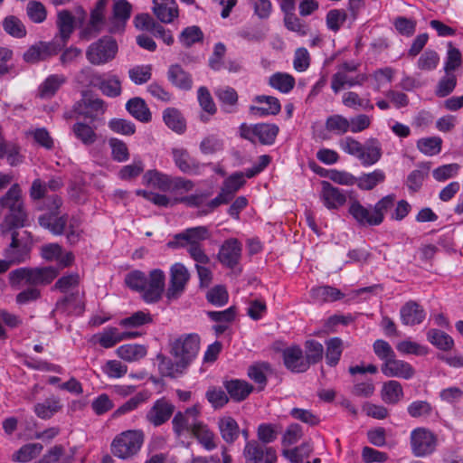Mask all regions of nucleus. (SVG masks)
<instances>
[{"label":"nucleus","instance_id":"f257e3e1","mask_svg":"<svg viewBox=\"0 0 463 463\" xmlns=\"http://www.w3.org/2000/svg\"><path fill=\"white\" fill-rule=\"evenodd\" d=\"M3 207L7 212L0 224L3 234L14 232L26 226L28 213L25 209L23 193L18 184H13L3 195Z\"/></svg>","mask_w":463,"mask_h":463},{"label":"nucleus","instance_id":"f03ea898","mask_svg":"<svg viewBox=\"0 0 463 463\" xmlns=\"http://www.w3.org/2000/svg\"><path fill=\"white\" fill-rule=\"evenodd\" d=\"M395 195L388 194L375 204L364 206L358 200L349 202L348 213L360 227L379 226L384 221L385 214L393 208Z\"/></svg>","mask_w":463,"mask_h":463},{"label":"nucleus","instance_id":"7ed1b4c3","mask_svg":"<svg viewBox=\"0 0 463 463\" xmlns=\"http://www.w3.org/2000/svg\"><path fill=\"white\" fill-rule=\"evenodd\" d=\"M339 147L347 155L356 157L364 166L376 164L382 157V146L377 138L371 137L364 145L353 137L339 140Z\"/></svg>","mask_w":463,"mask_h":463},{"label":"nucleus","instance_id":"20e7f679","mask_svg":"<svg viewBox=\"0 0 463 463\" xmlns=\"http://www.w3.org/2000/svg\"><path fill=\"white\" fill-rule=\"evenodd\" d=\"M59 269L47 266L41 268H19L12 270L8 277L12 287H18L23 282L31 286H46L52 283L59 274Z\"/></svg>","mask_w":463,"mask_h":463},{"label":"nucleus","instance_id":"39448f33","mask_svg":"<svg viewBox=\"0 0 463 463\" xmlns=\"http://www.w3.org/2000/svg\"><path fill=\"white\" fill-rule=\"evenodd\" d=\"M145 440L140 430H128L115 436L111 444V453L120 459H129L140 451Z\"/></svg>","mask_w":463,"mask_h":463},{"label":"nucleus","instance_id":"423d86ee","mask_svg":"<svg viewBox=\"0 0 463 463\" xmlns=\"http://www.w3.org/2000/svg\"><path fill=\"white\" fill-rule=\"evenodd\" d=\"M61 204V199L56 194L46 197L43 201V210H46L47 213L38 217L40 226L54 235H61L68 222L66 214L60 215Z\"/></svg>","mask_w":463,"mask_h":463},{"label":"nucleus","instance_id":"0eeeda50","mask_svg":"<svg viewBox=\"0 0 463 463\" xmlns=\"http://www.w3.org/2000/svg\"><path fill=\"white\" fill-rule=\"evenodd\" d=\"M118 50L116 40L104 36L89 45L86 50V58L92 65H104L115 59Z\"/></svg>","mask_w":463,"mask_h":463},{"label":"nucleus","instance_id":"6e6552de","mask_svg":"<svg viewBox=\"0 0 463 463\" xmlns=\"http://www.w3.org/2000/svg\"><path fill=\"white\" fill-rule=\"evenodd\" d=\"M200 338L196 334L183 335L170 343V353L175 358L189 366L197 356Z\"/></svg>","mask_w":463,"mask_h":463},{"label":"nucleus","instance_id":"1a4fd4ad","mask_svg":"<svg viewBox=\"0 0 463 463\" xmlns=\"http://www.w3.org/2000/svg\"><path fill=\"white\" fill-rule=\"evenodd\" d=\"M201 406L194 404L186 408L184 411H177L172 419V429L176 438H181L186 433H193L200 420Z\"/></svg>","mask_w":463,"mask_h":463},{"label":"nucleus","instance_id":"9d476101","mask_svg":"<svg viewBox=\"0 0 463 463\" xmlns=\"http://www.w3.org/2000/svg\"><path fill=\"white\" fill-rule=\"evenodd\" d=\"M410 444L415 457H426L436 450L438 438L429 429L419 427L411 430Z\"/></svg>","mask_w":463,"mask_h":463},{"label":"nucleus","instance_id":"9b49d317","mask_svg":"<svg viewBox=\"0 0 463 463\" xmlns=\"http://www.w3.org/2000/svg\"><path fill=\"white\" fill-rule=\"evenodd\" d=\"M73 109L77 114L94 121L105 113L107 104L103 99L95 97L90 91L84 90L81 99L75 103Z\"/></svg>","mask_w":463,"mask_h":463},{"label":"nucleus","instance_id":"f8f14e48","mask_svg":"<svg viewBox=\"0 0 463 463\" xmlns=\"http://www.w3.org/2000/svg\"><path fill=\"white\" fill-rule=\"evenodd\" d=\"M190 279V274L182 263H175L170 268V281L166 290V298L170 300L177 299L184 293Z\"/></svg>","mask_w":463,"mask_h":463},{"label":"nucleus","instance_id":"ddd939ff","mask_svg":"<svg viewBox=\"0 0 463 463\" xmlns=\"http://www.w3.org/2000/svg\"><path fill=\"white\" fill-rule=\"evenodd\" d=\"M211 233L206 226H196L187 228L182 232L174 236V241H170L168 246L186 248L190 246L201 245V242L208 240Z\"/></svg>","mask_w":463,"mask_h":463},{"label":"nucleus","instance_id":"4468645a","mask_svg":"<svg viewBox=\"0 0 463 463\" xmlns=\"http://www.w3.org/2000/svg\"><path fill=\"white\" fill-rule=\"evenodd\" d=\"M175 406L168 399H157L145 415L146 420L154 427H159L167 422L173 416Z\"/></svg>","mask_w":463,"mask_h":463},{"label":"nucleus","instance_id":"2eb2a0df","mask_svg":"<svg viewBox=\"0 0 463 463\" xmlns=\"http://www.w3.org/2000/svg\"><path fill=\"white\" fill-rule=\"evenodd\" d=\"M241 242L236 238H230L221 245L217 259L224 267L234 269L241 261Z\"/></svg>","mask_w":463,"mask_h":463},{"label":"nucleus","instance_id":"dca6fc26","mask_svg":"<svg viewBox=\"0 0 463 463\" xmlns=\"http://www.w3.org/2000/svg\"><path fill=\"white\" fill-rule=\"evenodd\" d=\"M165 275L163 270L155 269L149 272L142 298L146 303L157 302L165 290Z\"/></svg>","mask_w":463,"mask_h":463},{"label":"nucleus","instance_id":"f3484780","mask_svg":"<svg viewBox=\"0 0 463 463\" xmlns=\"http://www.w3.org/2000/svg\"><path fill=\"white\" fill-rule=\"evenodd\" d=\"M132 5L127 0L115 1L113 5V16L109 21V32L120 33L124 30L126 22L131 15Z\"/></svg>","mask_w":463,"mask_h":463},{"label":"nucleus","instance_id":"a211bd4d","mask_svg":"<svg viewBox=\"0 0 463 463\" xmlns=\"http://www.w3.org/2000/svg\"><path fill=\"white\" fill-rule=\"evenodd\" d=\"M321 185L320 198L327 209L337 210L346 203V194L343 190L327 181H322Z\"/></svg>","mask_w":463,"mask_h":463},{"label":"nucleus","instance_id":"6ab92c4d","mask_svg":"<svg viewBox=\"0 0 463 463\" xmlns=\"http://www.w3.org/2000/svg\"><path fill=\"white\" fill-rule=\"evenodd\" d=\"M382 373L386 377H398L402 379H411L415 371L407 362L396 359V355L384 362L381 367Z\"/></svg>","mask_w":463,"mask_h":463},{"label":"nucleus","instance_id":"aec40b11","mask_svg":"<svg viewBox=\"0 0 463 463\" xmlns=\"http://www.w3.org/2000/svg\"><path fill=\"white\" fill-rule=\"evenodd\" d=\"M254 101L259 105L250 106V112L256 117L275 116L281 110L280 102L276 97L259 95L255 97Z\"/></svg>","mask_w":463,"mask_h":463},{"label":"nucleus","instance_id":"412c9836","mask_svg":"<svg viewBox=\"0 0 463 463\" xmlns=\"http://www.w3.org/2000/svg\"><path fill=\"white\" fill-rule=\"evenodd\" d=\"M283 361L285 366L293 373H304L308 367V362L305 359L302 349L293 345L283 350Z\"/></svg>","mask_w":463,"mask_h":463},{"label":"nucleus","instance_id":"4be33fe9","mask_svg":"<svg viewBox=\"0 0 463 463\" xmlns=\"http://www.w3.org/2000/svg\"><path fill=\"white\" fill-rule=\"evenodd\" d=\"M84 309V304L79 289L64 296L56 303L54 312L65 315L80 314Z\"/></svg>","mask_w":463,"mask_h":463},{"label":"nucleus","instance_id":"5701e85b","mask_svg":"<svg viewBox=\"0 0 463 463\" xmlns=\"http://www.w3.org/2000/svg\"><path fill=\"white\" fill-rule=\"evenodd\" d=\"M402 323L405 326L420 324L426 317L423 307L413 300L406 302L400 310Z\"/></svg>","mask_w":463,"mask_h":463},{"label":"nucleus","instance_id":"b1692460","mask_svg":"<svg viewBox=\"0 0 463 463\" xmlns=\"http://www.w3.org/2000/svg\"><path fill=\"white\" fill-rule=\"evenodd\" d=\"M223 386L227 391L229 398L237 402L247 399L253 391V386L250 383L240 379L224 381Z\"/></svg>","mask_w":463,"mask_h":463},{"label":"nucleus","instance_id":"393cba45","mask_svg":"<svg viewBox=\"0 0 463 463\" xmlns=\"http://www.w3.org/2000/svg\"><path fill=\"white\" fill-rule=\"evenodd\" d=\"M57 50L54 44L50 43L40 42L32 45L24 53V60L29 63H36L44 61L49 57L56 54Z\"/></svg>","mask_w":463,"mask_h":463},{"label":"nucleus","instance_id":"a878e982","mask_svg":"<svg viewBox=\"0 0 463 463\" xmlns=\"http://www.w3.org/2000/svg\"><path fill=\"white\" fill-rule=\"evenodd\" d=\"M172 156L175 165L184 174L197 173L200 164L184 148H173Z\"/></svg>","mask_w":463,"mask_h":463},{"label":"nucleus","instance_id":"bb28decb","mask_svg":"<svg viewBox=\"0 0 463 463\" xmlns=\"http://www.w3.org/2000/svg\"><path fill=\"white\" fill-rule=\"evenodd\" d=\"M367 80V76L364 73H358L353 76L350 73L336 71L331 80V88L335 93H338L345 87H354L362 85Z\"/></svg>","mask_w":463,"mask_h":463},{"label":"nucleus","instance_id":"cd10ccee","mask_svg":"<svg viewBox=\"0 0 463 463\" xmlns=\"http://www.w3.org/2000/svg\"><path fill=\"white\" fill-rule=\"evenodd\" d=\"M153 12L162 23H171L178 16V8L175 0H153Z\"/></svg>","mask_w":463,"mask_h":463},{"label":"nucleus","instance_id":"c85d7f7f","mask_svg":"<svg viewBox=\"0 0 463 463\" xmlns=\"http://www.w3.org/2000/svg\"><path fill=\"white\" fill-rule=\"evenodd\" d=\"M218 430L222 439L227 444H233L240 436L239 424L231 416H223L218 420Z\"/></svg>","mask_w":463,"mask_h":463},{"label":"nucleus","instance_id":"c756f323","mask_svg":"<svg viewBox=\"0 0 463 463\" xmlns=\"http://www.w3.org/2000/svg\"><path fill=\"white\" fill-rule=\"evenodd\" d=\"M95 88H98L103 95L109 98L118 97L122 92L121 81L117 75H109L105 77H97L93 83Z\"/></svg>","mask_w":463,"mask_h":463},{"label":"nucleus","instance_id":"7c9ffc66","mask_svg":"<svg viewBox=\"0 0 463 463\" xmlns=\"http://www.w3.org/2000/svg\"><path fill=\"white\" fill-rule=\"evenodd\" d=\"M192 435L207 451H212L218 447L219 440L216 434L203 421L197 426Z\"/></svg>","mask_w":463,"mask_h":463},{"label":"nucleus","instance_id":"2f4dec72","mask_svg":"<svg viewBox=\"0 0 463 463\" xmlns=\"http://www.w3.org/2000/svg\"><path fill=\"white\" fill-rule=\"evenodd\" d=\"M56 25L59 30L58 36L66 43L74 31L75 18L68 10H61L57 14Z\"/></svg>","mask_w":463,"mask_h":463},{"label":"nucleus","instance_id":"473e14b6","mask_svg":"<svg viewBox=\"0 0 463 463\" xmlns=\"http://www.w3.org/2000/svg\"><path fill=\"white\" fill-rule=\"evenodd\" d=\"M159 360L158 369L162 376L176 378L182 375L188 366L179 360L173 362L171 359L163 355L157 356Z\"/></svg>","mask_w":463,"mask_h":463},{"label":"nucleus","instance_id":"72a5a7b5","mask_svg":"<svg viewBox=\"0 0 463 463\" xmlns=\"http://www.w3.org/2000/svg\"><path fill=\"white\" fill-rule=\"evenodd\" d=\"M172 176L159 172L156 169L147 170L143 177V184L151 185L154 188L159 189L163 192H168Z\"/></svg>","mask_w":463,"mask_h":463},{"label":"nucleus","instance_id":"f704fd0d","mask_svg":"<svg viewBox=\"0 0 463 463\" xmlns=\"http://www.w3.org/2000/svg\"><path fill=\"white\" fill-rule=\"evenodd\" d=\"M126 109L132 117L141 122H149L151 120V112L145 100L141 98L130 99L126 104Z\"/></svg>","mask_w":463,"mask_h":463},{"label":"nucleus","instance_id":"c9c22d12","mask_svg":"<svg viewBox=\"0 0 463 463\" xmlns=\"http://www.w3.org/2000/svg\"><path fill=\"white\" fill-rule=\"evenodd\" d=\"M167 77L173 85L181 90H190L192 88L193 80L190 74L178 64L170 66Z\"/></svg>","mask_w":463,"mask_h":463},{"label":"nucleus","instance_id":"e433bc0d","mask_svg":"<svg viewBox=\"0 0 463 463\" xmlns=\"http://www.w3.org/2000/svg\"><path fill=\"white\" fill-rule=\"evenodd\" d=\"M269 449H274L255 440L248 441L243 449L246 463H260L266 458Z\"/></svg>","mask_w":463,"mask_h":463},{"label":"nucleus","instance_id":"4c0bfd02","mask_svg":"<svg viewBox=\"0 0 463 463\" xmlns=\"http://www.w3.org/2000/svg\"><path fill=\"white\" fill-rule=\"evenodd\" d=\"M382 400L387 404H396L403 397L402 384L394 380L386 382L381 392Z\"/></svg>","mask_w":463,"mask_h":463},{"label":"nucleus","instance_id":"58836bf2","mask_svg":"<svg viewBox=\"0 0 463 463\" xmlns=\"http://www.w3.org/2000/svg\"><path fill=\"white\" fill-rule=\"evenodd\" d=\"M18 244V232L12 233V241L5 250V257L7 260H0V273L5 272L12 264H19L25 261V254L14 255L13 251Z\"/></svg>","mask_w":463,"mask_h":463},{"label":"nucleus","instance_id":"ea45409f","mask_svg":"<svg viewBox=\"0 0 463 463\" xmlns=\"http://www.w3.org/2000/svg\"><path fill=\"white\" fill-rule=\"evenodd\" d=\"M66 77L62 74L50 75L40 86L39 94L43 99L54 96L62 84L66 82Z\"/></svg>","mask_w":463,"mask_h":463},{"label":"nucleus","instance_id":"a19ab883","mask_svg":"<svg viewBox=\"0 0 463 463\" xmlns=\"http://www.w3.org/2000/svg\"><path fill=\"white\" fill-rule=\"evenodd\" d=\"M150 398V393L146 391L137 392L136 395L125 402L119 406L112 414L113 418H118L121 415L127 414L130 411L137 410L142 403H145Z\"/></svg>","mask_w":463,"mask_h":463},{"label":"nucleus","instance_id":"79ce46f5","mask_svg":"<svg viewBox=\"0 0 463 463\" xmlns=\"http://www.w3.org/2000/svg\"><path fill=\"white\" fill-rule=\"evenodd\" d=\"M163 119L165 125L176 133H184L186 128L185 119L176 109L168 108L165 109Z\"/></svg>","mask_w":463,"mask_h":463},{"label":"nucleus","instance_id":"37998d69","mask_svg":"<svg viewBox=\"0 0 463 463\" xmlns=\"http://www.w3.org/2000/svg\"><path fill=\"white\" fill-rule=\"evenodd\" d=\"M61 409L60 399L54 396L47 398L43 402L34 406L35 414L43 420L52 418Z\"/></svg>","mask_w":463,"mask_h":463},{"label":"nucleus","instance_id":"c03bdc74","mask_svg":"<svg viewBox=\"0 0 463 463\" xmlns=\"http://www.w3.org/2000/svg\"><path fill=\"white\" fill-rule=\"evenodd\" d=\"M269 84L282 93H288L295 87V78L285 72H276L269 78Z\"/></svg>","mask_w":463,"mask_h":463},{"label":"nucleus","instance_id":"a18cd8bd","mask_svg":"<svg viewBox=\"0 0 463 463\" xmlns=\"http://www.w3.org/2000/svg\"><path fill=\"white\" fill-rule=\"evenodd\" d=\"M311 298L317 302H332L341 299L344 294L335 288L330 286H320L310 291Z\"/></svg>","mask_w":463,"mask_h":463},{"label":"nucleus","instance_id":"49530a36","mask_svg":"<svg viewBox=\"0 0 463 463\" xmlns=\"http://www.w3.org/2000/svg\"><path fill=\"white\" fill-rule=\"evenodd\" d=\"M385 180V174L381 169H375L374 171L363 174L356 178L355 184L361 189L369 191L373 189L377 184L383 183Z\"/></svg>","mask_w":463,"mask_h":463},{"label":"nucleus","instance_id":"de8ad7c7","mask_svg":"<svg viewBox=\"0 0 463 463\" xmlns=\"http://www.w3.org/2000/svg\"><path fill=\"white\" fill-rule=\"evenodd\" d=\"M117 354L125 361L135 362L146 355V348L142 345H123L117 349Z\"/></svg>","mask_w":463,"mask_h":463},{"label":"nucleus","instance_id":"09e8293b","mask_svg":"<svg viewBox=\"0 0 463 463\" xmlns=\"http://www.w3.org/2000/svg\"><path fill=\"white\" fill-rule=\"evenodd\" d=\"M279 130V127L275 124H256V140L263 145H271L274 143Z\"/></svg>","mask_w":463,"mask_h":463},{"label":"nucleus","instance_id":"8fccbe9b","mask_svg":"<svg viewBox=\"0 0 463 463\" xmlns=\"http://www.w3.org/2000/svg\"><path fill=\"white\" fill-rule=\"evenodd\" d=\"M71 129L75 137L85 146H90L97 141L98 136L95 130L86 123L76 122Z\"/></svg>","mask_w":463,"mask_h":463},{"label":"nucleus","instance_id":"3c124183","mask_svg":"<svg viewBox=\"0 0 463 463\" xmlns=\"http://www.w3.org/2000/svg\"><path fill=\"white\" fill-rule=\"evenodd\" d=\"M215 95L221 101L222 109L226 113L234 112V107L238 101V94L233 88L225 87L216 90Z\"/></svg>","mask_w":463,"mask_h":463},{"label":"nucleus","instance_id":"603ef678","mask_svg":"<svg viewBox=\"0 0 463 463\" xmlns=\"http://www.w3.org/2000/svg\"><path fill=\"white\" fill-rule=\"evenodd\" d=\"M439 53L431 49L425 50L417 61V68L421 71H432L439 63Z\"/></svg>","mask_w":463,"mask_h":463},{"label":"nucleus","instance_id":"864d4df0","mask_svg":"<svg viewBox=\"0 0 463 463\" xmlns=\"http://www.w3.org/2000/svg\"><path fill=\"white\" fill-rule=\"evenodd\" d=\"M343 352V342L338 337H334L326 342V361L330 366H335Z\"/></svg>","mask_w":463,"mask_h":463},{"label":"nucleus","instance_id":"5fc2aeb1","mask_svg":"<svg viewBox=\"0 0 463 463\" xmlns=\"http://www.w3.org/2000/svg\"><path fill=\"white\" fill-rule=\"evenodd\" d=\"M326 129L335 135H344L349 131V119L342 115L335 114L328 117L326 120Z\"/></svg>","mask_w":463,"mask_h":463},{"label":"nucleus","instance_id":"6e6d98bb","mask_svg":"<svg viewBox=\"0 0 463 463\" xmlns=\"http://www.w3.org/2000/svg\"><path fill=\"white\" fill-rule=\"evenodd\" d=\"M3 28L5 33L15 38H23L26 35L24 24L14 15H9L4 19Z\"/></svg>","mask_w":463,"mask_h":463},{"label":"nucleus","instance_id":"4d7b16f0","mask_svg":"<svg viewBox=\"0 0 463 463\" xmlns=\"http://www.w3.org/2000/svg\"><path fill=\"white\" fill-rule=\"evenodd\" d=\"M427 335L429 341L439 349L448 351L454 345L453 339L448 334L440 330L430 329Z\"/></svg>","mask_w":463,"mask_h":463},{"label":"nucleus","instance_id":"13d9d810","mask_svg":"<svg viewBox=\"0 0 463 463\" xmlns=\"http://www.w3.org/2000/svg\"><path fill=\"white\" fill-rule=\"evenodd\" d=\"M80 276L78 273H71L61 277L53 285L52 290H59L61 293L73 292L78 289Z\"/></svg>","mask_w":463,"mask_h":463},{"label":"nucleus","instance_id":"bf43d9fd","mask_svg":"<svg viewBox=\"0 0 463 463\" xmlns=\"http://www.w3.org/2000/svg\"><path fill=\"white\" fill-rule=\"evenodd\" d=\"M199 147L202 154L213 155L223 149V140L215 134H210L203 138Z\"/></svg>","mask_w":463,"mask_h":463},{"label":"nucleus","instance_id":"052dcab7","mask_svg":"<svg viewBox=\"0 0 463 463\" xmlns=\"http://www.w3.org/2000/svg\"><path fill=\"white\" fill-rule=\"evenodd\" d=\"M244 184V174L242 172H236L224 180L221 190L232 199L234 194L240 190Z\"/></svg>","mask_w":463,"mask_h":463},{"label":"nucleus","instance_id":"680f3d73","mask_svg":"<svg viewBox=\"0 0 463 463\" xmlns=\"http://www.w3.org/2000/svg\"><path fill=\"white\" fill-rule=\"evenodd\" d=\"M43 450L40 443H30L21 447L14 455V459L19 462H29L36 458Z\"/></svg>","mask_w":463,"mask_h":463},{"label":"nucleus","instance_id":"e2e57ef3","mask_svg":"<svg viewBox=\"0 0 463 463\" xmlns=\"http://www.w3.org/2000/svg\"><path fill=\"white\" fill-rule=\"evenodd\" d=\"M203 39V33L196 25L184 28L179 36V41L184 47H191L193 44L202 42Z\"/></svg>","mask_w":463,"mask_h":463},{"label":"nucleus","instance_id":"0e129e2a","mask_svg":"<svg viewBox=\"0 0 463 463\" xmlns=\"http://www.w3.org/2000/svg\"><path fill=\"white\" fill-rule=\"evenodd\" d=\"M306 354L305 359L308 362V367L310 364H317L323 358L324 347L322 344L316 340H308L306 342Z\"/></svg>","mask_w":463,"mask_h":463},{"label":"nucleus","instance_id":"69168bd1","mask_svg":"<svg viewBox=\"0 0 463 463\" xmlns=\"http://www.w3.org/2000/svg\"><path fill=\"white\" fill-rule=\"evenodd\" d=\"M462 64V55L460 51L454 47L451 43L448 44L447 58L444 65L446 73L452 72L458 69Z\"/></svg>","mask_w":463,"mask_h":463},{"label":"nucleus","instance_id":"338daca9","mask_svg":"<svg viewBox=\"0 0 463 463\" xmlns=\"http://www.w3.org/2000/svg\"><path fill=\"white\" fill-rule=\"evenodd\" d=\"M442 140L440 137H432L421 138L418 141L417 146L420 152L427 156H435L441 150Z\"/></svg>","mask_w":463,"mask_h":463},{"label":"nucleus","instance_id":"774afa93","mask_svg":"<svg viewBox=\"0 0 463 463\" xmlns=\"http://www.w3.org/2000/svg\"><path fill=\"white\" fill-rule=\"evenodd\" d=\"M128 76L135 84H144L147 82L152 76L151 65H137L128 71Z\"/></svg>","mask_w":463,"mask_h":463}]
</instances>
